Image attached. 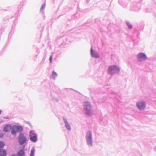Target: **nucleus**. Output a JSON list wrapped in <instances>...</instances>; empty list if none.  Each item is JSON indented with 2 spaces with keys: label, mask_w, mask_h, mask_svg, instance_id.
Masks as SVG:
<instances>
[{
  "label": "nucleus",
  "mask_w": 156,
  "mask_h": 156,
  "mask_svg": "<svg viewBox=\"0 0 156 156\" xmlns=\"http://www.w3.org/2000/svg\"><path fill=\"white\" fill-rule=\"evenodd\" d=\"M127 24L129 29H132V26L130 24L127 23Z\"/></svg>",
  "instance_id": "obj_18"
},
{
  "label": "nucleus",
  "mask_w": 156,
  "mask_h": 156,
  "mask_svg": "<svg viewBox=\"0 0 156 156\" xmlns=\"http://www.w3.org/2000/svg\"><path fill=\"white\" fill-rule=\"evenodd\" d=\"M115 70L119 71V68L115 66H110L108 69V72L110 74H112V71Z\"/></svg>",
  "instance_id": "obj_6"
},
{
  "label": "nucleus",
  "mask_w": 156,
  "mask_h": 156,
  "mask_svg": "<svg viewBox=\"0 0 156 156\" xmlns=\"http://www.w3.org/2000/svg\"><path fill=\"white\" fill-rule=\"evenodd\" d=\"M57 73L56 72H55L54 71H53L52 73V77L53 78H55V77L57 76Z\"/></svg>",
  "instance_id": "obj_15"
},
{
  "label": "nucleus",
  "mask_w": 156,
  "mask_h": 156,
  "mask_svg": "<svg viewBox=\"0 0 156 156\" xmlns=\"http://www.w3.org/2000/svg\"><path fill=\"white\" fill-rule=\"evenodd\" d=\"M0 154L2 156H6V152L4 150L1 149L0 150Z\"/></svg>",
  "instance_id": "obj_10"
},
{
  "label": "nucleus",
  "mask_w": 156,
  "mask_h": 156,
  "mask_svg": "<svg viewBox=\"0 0 156 156\" xmlns=\"http://www.w3.org/2000/svg\"><path fill=\"white\" fill-rule=\"evenodd\" d=\"M137 58L139 61H142L146 59L147 57L146 55L142 53H140L137 55Z\"/></svg>",
  "instance_id": "obj_5"
},
{
  "label": "nucleus",
  "mask_w": 156,
  "mask_h": 156,
  "mask_svg": "<svg viewBox=\"0 0 156 156\" xmlns=\"http://www.w3.org/2000/svg\"><path fill=\"white\" fill-rule=\"evenodd\" d=\"M90 52L91 56L95 58H98L99 57V55L93 51L92 48H91L90 49Z\"/></svg>",
  "instance_id": "obj_8"
},
{
  "label": "nucleus",
  "mask_w": 156,
  "mask_h": 156,
  "mask_svg": "<svg viewBox=\"0 0 156 156\" xmlns=\"http://www.w3.org/2000/svg\"><path fill=\"white\" fill-rule=\"evenodd\" d=\"M52 56H51L50 58V62L51 63V60H52Z\"/></svg>",
  "instance_id": "obj_19"
},
{
  "label": "nucleus",
  "mask_w": 156,
  "mask_h": 156,
  "mask_svg": "<svg viewBox=\"0 0 156 156\" xmlns=\"http://www.w3.org/2000/svg\"><path fill=\"white\" fill-rule=\"evenodd\" d=\"M15 127L16 130L20 132H21L23 129V127L21 126H15Z\"/></svg>",
  "instance_id": "obj_14"
},
{
  "label": "nucleus",
  "mask_w": 156,
  "mask_h": 156,
  "mask_svg": "<svg viewBox=\"0 0 156 156\" xmlns=\"http://www.w3.org/2000/svg\"><path fill=\"white\" fill-rule=\"evenodd\" d=\"M138 108L140 110L144 109L146 107L145 103L144 101H138L136 104Z\"/></svg>",
  "instance_id": "obj_3"
},
{
  "label": "nucleus",
  "mask_w": 156,
  "mask_h": 156,
  "mask_svg": "<svg viewBox=\"0 0 156 156\" xmlns=\"http://www.w3.org/2000/svg\"><path fill=\"white\" fill-rule=\"evenodd\" d=\"M44 5H42V7L41 8V9H43L44 8Z\"/></svg>",
  "instance_id": "obj_20"
},
{
  "label": "nucleus",
  "mask_w": 156,
  "mask_h": 156,
  "mask_svg": "<svg viewBox=\"0 0 156 156\" xmlns=\"http://www.w3.org/2000/svg\"><path fill=\"white\" fill-rule=\"evenodd\" d=\"M11 156H16L15 155H12Z\"/></svg>",
  "instance_id": "obj_22"
},
{
  "label": "nucleus",
  "mask_w": 156,
  "mask_h": 156,
  "mask_svg": "<svg viewBox=\"0 0 156 156\" xmlns=\"http://www.w3.org/2000/svg\"><path fill=\"white\" fill-rule=\"evenodd\" d=\"M11 128V126L9 125H7L5 127L4 129V132H6L10 130Z\"/></svg>",
  "instance_id": "obj_9"
},
{
  "label": "nucleus",
  "mask_w": 156,
  "mask_h": 156,
  "mask_svg": "<svg viewBox=\"0 0 156 156\" xmlns=\"http://www.w3.org/2000/svg\"><path fill=\"white\" fill-rule=\"evenodd\" d=\"M2 113V111L1 110H0V115Z\"/></svg>",
  "instance_id": "obj_21"
},
{
  "label": "nucleus",
  "mask_w": 156,
  "mask_h": 156,
  "mask_svg": "<svg viewBox=\"0 0 156 156\" xmlns=\"http://www.w3.org/2000/svg\"><path fill=\"white\" fill-rule=\"evenodd\" d=\"M87 137V141L88 144L90 145H92L91 133L90 132H89L88 133V135Z\"/></svg>",
  "instance_id": "obj_7"
},
{
  "label": "nucleus",
  "mask_w": 156,
  "mask_h": 156,
  "mask_svg": "<svg viewBox=\"0 0 156 156\" xmlns=\"http://www.w3.org/2000/svg\"><path fill=\"white\" fill-rule=\"evenodd\" d=\"M17 130H16V128L15 127H14L12 130V134L13 135L15 134L16 132H17Z\"/></svg>",
  "instance_id": "obj_13"
},
{
  "label": "nucleus",
  "mask_w": 156,
  "mask_h": 156,
  "mask_svg": "<svg viewBox=\"0 0 156 156\" xmlns=\"http://www.w3.org/2000/svg\"><path fill=\"white\" fill-rule=\"evenodd\" d=\"M84 109L85 110V113L88 115H90L92 114L91 111L92 106L89 102H85L84 104Z\"/></svg>",
  "instance_id": "obj_1"
},
{
  "label": "nucleus",
  "mask_w": 156,
  "mask_h": 156,
  "mask_svg": "<svg viewBox=\"0 0 156 156\" xmlns=\"http://www.w3.org/2000/svg\"><path fill=\"white\" fill-rule=\"evenodd\" d=\"M65 122L66 128L69 130L71 129V127L70 125L66 120H65Z\"/></svg>",
  "instance_id": "obj_12"
},
{
  "label": "nucleus",
  "mask_w": 156,
  "mask_h": 156,
  "mask_svg": "<svg viewBox=\"0 0 156 156\" xmlns=\"http://www.w3.org/2000/svg\"><path fill=\"white\" fill-rule=\"evenodd\" d=\"M24 152L23 150H21L19 151L17 154V156H24Z\"/></svg>",
  "instance_id": "obj_11"
},
{
  "label": "nucleus",
  "mask_w": 156,
  "mask_h": 156,
  "mask_svg": "<svg viewBox=\"0 0 156 156\" xmlns=\"http://www.w3.org/2000/svg\"><path fill=\"white\" fill-rule=\"evenodd\" d=\"M37 135L35 134L33 131L30 132V137L31 140L33 142H35L37 140Z\"/></svg>",
  "instance_id": "obj_4"
},
{
  "label": "nucleus",
  "mask_w": 156,
  "mask_h": 156,
  "mask_svg": "<svg viewBox=\"0 0 156 156\" xmlns=\"http://www.w3.org/2000/svg\"><path fill=\"white\" fill-rule=\"evenodd\" d=\"M4 146V144L2 142L0 141V148H2Z\"/></svg>",
  "instance_id": "obj_17"
},
{
  "label": "nucleus",
  "mask_w": 156,
  "mask_h": 156,
  "mask_svg": "<svg viewBox=\"0 0 156 156\" xmlns=\"http://www.w3.org/2000/svg\"><path fill=\"white\" fill-rule=\"evenodd\" d=\"M34 149L33 148L31 151L30 156H34Z\"/></svg>",
  "instance_id": "obj_16"
},
{
  "label": "nucleus",
  "mask_w": 156,
  "mask_h": 156,
  "mask_svg": "<svg viewBox=\"0 0 156 156\" xmlns=\"http://www.w3.org/2000/svg\"><path fill=\"white\" fill-rule=\"evenodd\" d=\"M26 140V138L23 134L20 133L19 136V142L20 144H22L25 143Z\"/></svg>",
  "instance_id": "obj_2"
}]
</instances>
